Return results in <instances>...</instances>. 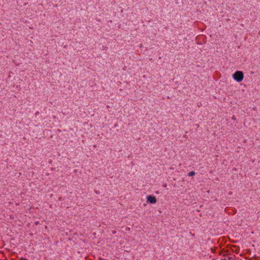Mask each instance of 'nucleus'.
Instances as JSON below:
<instances>
[{
    "label": "nucleus",
    "mask_w": 260,
    "mask_h": 260,
    "mask_svg": "<svg viewBox=\"0 0 260 260\" xmlns=\"http://www.w3.org/2000/svg\"><path fill=\"white\" fill-rule=\"evenodd\" d=\"M235 80L238 82L241 81L244 77L243 74L241 71H237L233 75Z\"/></svg>",
    "instance_id": "1"
},
{
    "label": "nucleus",
    "mask_w": 260,
    "mask_h": 260,
    "mask_svg": "<svg viewBox=\"0 0 260 260\" xmlns=\"http://www.w3.org/2000/svg\"><path fill=\"white\" fill-rule=\"evenodd\" d=\"M194 174H195L194 172L191 171L189 173L188 175L190 176H193Z\"/></svg>",
    "instance_id": "3"
},
{
    "label": "nucleus",
    "mask_w": 260,
    "mask_h": 260,
    "mask_svg": "<svg viewBox=\"0 0 260 260\" xmlns=\"http://www.w3.org/2000/svg\"><path fill=\"white\" fill-rule=\"evenodd\" d=\"M148 201L151 204L155 203L156 202V200L155 198L153 196H149L147 197Z\"/></svg>",
    "instance_id": "2"
}]
</instances>
